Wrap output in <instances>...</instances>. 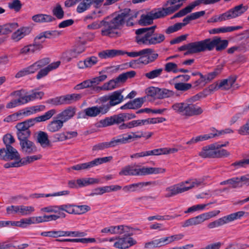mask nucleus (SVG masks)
Wrapping results in <instances>:
<instances>
[{"label": "nucleus", "mask_w": 249, "mask_h": 249, "mask_svg": "<svg viewBox=\"0 0 249 249\" xmlns=\"http://www.w3.org/2000/svg\"><path fill=\"white\" fill-rule=\"evenodd\" d=\"M40 46L37 45L34 41L32 44L24 47L20 50V53L21 54H26L30 53H34L36 51H39L41 49Z\"/></svg>", "instance_id": "37"}, {"label": "nucleus", "mask_w": 249, "mask_h": 249, "mask_svg": "<svg viewBox=\"0 0 249 249\" xmlns=\"http://www.w3.org/2000/svg\"><path fill=\"white\" fill-rule=\"evenodd\" d=\"M143 176L150 174H157L163 173L165 172V169L155 167H142Z\"/></svg>", "instance_id": "40"}, {"label": "nucleus", "mask_w": 249, "mask_h": 249, "mask_svg": "<svg viewBox=\"0 0 249 249\" xmlns=\"http://www.w3.org/2000/svg\"><path fill=\"white\" fill-rule=\"evenodd\" d=\"M56 113V110L55 109H52L45 112L42 115L35 118L28 119L24 121L23 123L29 129L30 127L33 126L36 123L46 121L51 119Z\"/></svg>", "instance_id": "14"}, {"label": "nucleus", "mask_w": 249, "mask_h": 249, "mask_svg": "<svg viewBox=\"0 0 249 249\" xmlns=\"http://www.w3.org/2000/svg\"><path fill=\"white\" fill-rule=\"evenodd\" d=\"M70 192L67 190L61 191L57 193H55L53 194H48L46 195H44L43 194H36L34 195V196L36 198H39L41 197H49V196H63V195H67L69 194Z\"/></svg>", "instance_id": "48"}, {"label": "nucleus", "mask_w": 249, "mask_h": 249, "mask_svg": "<svg viewBox=\"0 0 249 249\" xmlns=\"http://www.w3.org/2000/svg\"><path fill=\"white\" fill-rule=\"evenodd\" d=\"M133 228L125 225H119L113 226V234H128L129 231H132Z\"/></svg>", "instance_id": "35"}, {"label": "nucleus", "mask_w": 249, "mask_h": 249, "mask_svg": "<svg viewBox=\"0 0 249 249\" xmlns=\"http://www.w3.org/2000/svg\"><path fill=\"white\" fill-rule=\"evenodd\" d=\"M142 52L144 53L139 60H141V62L145 65L154 62L159 56V54L151 48L143 49Z\"/></svg>", "instance_id": "15"}, {"label": "nucleus", "mask_w": 249, "mask_h": 249, "mask_svg": "<svg viewBox=\"0 0 249 249\" xmlns=\"http://www.w3.org/2000/svg\"><path fill=\"white\" fill-rule=\"evenodd\" d=\"M45 38H47L46 36L43 32L41 33L38 36H37L34 39V42L38 45L40 46L41 49L43 48V45L42 43L45 42Z\"/></svg>", "instance_id": "60"}, {"label": "nucleus", "mask_w": 249, "mask_h": 249, "mask_svg": "<svg viewBox=\"0 0 249 249\" xmlns=\"http://www.w3.org/2000/svg\"><path fill=\"white\" fill-rule=\"evenodd\" d=\"M182 5L178 4L167 8L154 9L146 15H142L138 23L142 26L150 25L153 23L154 19L162 18L174 13L178 10Z\"/></svg>", "instance_id": "1"}, {"label": "nucleus", "mask_w": 249, "mask_h": 249, "mask_svg": "<svg viewBox=\"0 0 249 249\" xmlns=\"http://www.w3.org/2000/svg\"><path fill=\"white\" fill-rule=\"evenodd\" d=\"M8 7L10 9L14 10L16 12H18L21 8L22 4L19 0H14L8 3Z\"/></svg>", "instance_id": "59"}, {"label": "nucleus", "mask_w": 249, "mask_h": 249, "mask_svg": "<svg viewBox=\"0 0 249 249\" xmlns=\"http://www.w3.org/2000/svg\"><path fill=\"white\" fill-rule=\"evenodd\" d=\"M111 147L110 142H103L97 143L92 147V151L103 150L105 149Z\"/></svg>", "instance_id": "51"}, {"label": "nucleus", "mask_w": 249, "mask_h": 249, "mask_svg": "<svg viewBox=\"0 0 249 249\" xmlns=\"http://www.w3.org/2000/svg\"><path fill=\"white\" fill-rule=\"evenodd\" d=\"M112 156L98 158L89 162L80 163L81 170H89L90 168L101 164L103 163L109 162L112 159Z\"/></svg>", "instance_id": "17"}, {"label": "nucleus", "mask_w": 249, "mask_h": 249, "mask_svg": "<svg viewBox=\"0 0 249 249\" xmlns=\"http://www.w3.org/2000/svg\"><path fill=\"white\" fill-rule=\"evenodd\" d=\"M219 213H220V211L216 210V211L209 212L206 213H203L201 214L198 215L200 217V221H201V222L202 223L205 221L216 216Z\"/></svg>", "instance_id": "45"}, {"label": "nucleus", "mask_w": 249, "mask_h": 249, "mask_svg": "<svg viewBox=\"0 0 249 249\" xmlns=\"http://www.w3.org/2000/svg\"><path fill=\"white\" fill-rule=\"evenodd\" d=\"M56 241L58 242H73V243H77L80 242L84 244L88 243H93L96 241L95 239L94 238H74V239H57L56 240Z\"/></svg>", "instance_id": "38"}, {"label": "nucleus", "mask_w": 249, "mask_h": 249, "mask_svg": "<svg viewBox=\"0 0 249 249\" xmlns=\"http://www.w3.org/2000/svg\"><path fill=\"white\" fill-rule=\"evenodd\" d=\"M202 223L199 215L189 218L184 221L182 225L183 227L196 226Z\"/></svg>", "instance_id": "42"}, {"label": "nucleus", "mask_w": 249, "mask_h": 249, "mask_svg": "<svg viewBox=\"0 0 249 249\" xmlns=\"http://www.w3.org/2000/svg\"><path fill=\"white\" fill-rule=\"evenodd\" d=\"M128 234H124L123 236L118 237L113 246L117 249H126L137 244V241L131 237L133 235V230L129 231Z\"/></svg>", "instance_id": "9"}, {"label": "nucleus", "mask_w": 249, "mask_h": 249, "mask_svg": "<svg viewBox=\"0 0 249 249\" xmlns=\"http://www.w3.org/2000/svg\"><path fill=\"white\" fill-rule=\"evenodd\" d=\"M7 214H19V205H11L6 208Z\"/></svg>", "instance_id": "62"}, {"label": "nucleus", "mask_w": 249, "mask_h": 249, "mask_svg": "<svg viewBox=\"0 0 249 249\" xmlns=\"http://www.w3.org/2000/svg\"><path fill=\"white\" fill-rule=\"evenodd\" d=\"M118 87H119V84L115 78L105 83L102 87L95 86L93 88V89L95 91L98 92L102 90H111Z\"/></svg>", "instance_id": "28"}, {"label": "nucleus", "mask_w": 249, "mask_h": 249, "mask_svg": "<svg viewBox=\"0 0 249 249\" xmlns=\"http://www.w3.org/2000/svg\"><path fill=\"white\" fill-rule=\"evenodd\" d=\"M164 70L167 72L177 73L178 72V66L173 62H168L165 64Z\"/></svg>", "instance_id": "58"}, {"label": "nucleus", "mask_w": 249, "mask_h": 249, "mask_svg": "<svg viewBox=\"0 0 249 249\" xmlns=\"http://www.w3.org/2000/svg\"><path fill=\"white\" fill-rule=\"evenodd\" d=\"M24 104H25V103H24L23 100L22 99L21 96L19 99L13 100L9 102L6 105V108H12L15 107L19 105Z\"/></svg>", "instance_id": "55"}, {"label": "nucleus", "mask_w": 249, "mask_h": 249, "mask_svg": "<svg viewBox=\"0 0 249 249\" xmlns=\"http://www.w3.org/2000/svg\"><path fill=\"white\" fill-rule=\"evenodd\" d=\"M107 108V107L104 105L87 107L84 110L83 113L79 114L78 118H86L87 117L92 118L106 114L108 112L106 109Z\"/></svg>", "instance_id": "10"}, {"label": "nucleus", "mask_w": 249, "mask_h": 249, "mask_svg": "<svg viewBox=\"0 0 249 249\" xmlns=\"http://www.w3.org/2000/svg\"><path fill=\"white\" fill-rule=\"evenodd\" d=\"M150 37V39L149 42V45H155L156 44L160 43L165 40V36L163 34H153Z\"/></svg>", "instance_id": "41"}, {"label": "nucleus", "mask_w": 249, "mask_h": 249, "mask_svg": "<svg viewBox=\"0 0 249 249\" xmlns=\"http://www.w3.org/2000/svg\"><path fill=\"white\" fill-rule=\"evenodd\" d=\"M192 87L191 84L184 83L182 82L176 83L175 84V88L178 90L187 91L190 89Z\"/></svg>", "instance_id": "57"}, {"label": "nucleus", "mask_w": 249, "mask_h": 249, "mask_svg": "<svg viewBox=\"0 0 249 249\" xmlns=\"http://www.w3.org/2000/svg\"><path fill=\"white\" fill-rule=\"evenodd\" d=\"M36 141L43 148H46L51 146V141L48 138V134L44 131H39L36 136Z\"/></svg>", "instance_id": "25"}, {"label": "nucleus", "mask_w": 249, "mask_h": 249, "mask_svg": "<svg viewBox=\"0 0 249 249\" xmlns=\"http://www.w3.org/2000/svg\"><path fill=\"white\" fill-rule=\"evenodd\" d=\"M190 49L193 53L209 51L208 38L200 41L189 43Z\"/></svg>", "instance_id": "20"}, {"label": "nucleus", "mask_w": 249, "mask_h": 249, "mask_svg": "<svg viewBox=\"0 0 249 249\" xmlns=\"http://www.w3.org/2000/svg\"><path fill=\"white\" fill-rule=\"evenodd\" d=\"M231 165L236 167L237 168L246 167L248 165H249V159L237 161L233 163Z\"/></svg>", "instance_id": "64"}, {"label": "nucleus", "mask_w": 249, "mask_h": 249, "mask_svg": "<svg viewBox=\"0 0 249 249\" xmlns=\"http://www.w3.org/2000/svg\"><path fill=\"white\" fill-rule=\"evenodd\" d=\"M215 154L214 149L209 144L203 147L198 155L202 158H214Z\"/></svg>", "instance_id": "29"}, {"label": "nucleus", "mask_w": 249, "mask_h": 249, "mask_svg": "<svg viewBox=\"0 0 249 249\" xmlns=\"http://www.w3.org/2000/svg\"><path fill=\"white\" fill-rule=\"evenodd\" d=\"M209 51H212L214 48L217 51L220 52L225 50L228 45L227 40H222L218 36H215L213 39L208 38Z\"/></svg>", "instance_id": "13"}, {"label": "nucleus", "mask_w": 249, "mask_h": 249, "mask_svg": "<svg viewBox=\"0 0 249 249\" xmlns=\"http://www.w3.org/2000/svg\"><path fill=\"white\" fill-rule=\"evenodd\" d=\"M18 27V23L15 22L0 25V35L8 34L13 32Z\"/></svg>", "instance_id": "36"}, {"label": "nucleus", "mask_w": 249, "mask_h": 249, "mask_svg": "<svg viewBox=\"0 0 249 249\" xmlns=\"http://www.w3.org/2000/svg\"><path fill=\"white\" fill-rule=\"evenodd\" d=\"M183 25L179 23V22L176 23L173 25L169 26L165 30V33L166 34L169 35L173 33L176 32L180 30L182 27Z\"/></svg>", "instance_id": "50"}, {"label": "nucleus", "mask_w": 249, "mask_h": 249, "mask_svg": "<svg viewBox=\"0 0 249 249\" xmlns=\"http://www.w3.org/2000/svg\"><path fill=\"white\" fill-rule=\"evenodd\" d=\"M248 9V6H245L243 4H241L221 14L218 17L211 18V20L212 22H216L235 18L243 14Z\"/></svg>", "instance_id": "6"}, {"label": "nucleus", "mask_w": 249, "mask_h": 249, "mask_svg": "<svg viewBox=\"0 0 249 249\" xmlns=\"http://www.w3.org/2000/svg\"><path fill=\"white\" fill-rule=\"evenodd\" d=\"M21 151L25 155H30L37 151V147L35 144L28 139L19 142Z\"/></svg>", "instance_id": "19"}, {"label": "nucleus", "mask_w": 249, "mask_h": 249, "mask_svg": "<svg viewBox=\"0 0 249 249\" xmlns=\"http://www.w3.org/2000/svg\"><path fill=\"white\" fill-rule=\"evenodd\" d=\"M163 72L162 68H158L153 70L149 72L144 73V76L148 79L152 80L155 78H159Z\"/></svg>", "instance_id": "39"}, {"label": "nucleus", "mask_w": 249, "mask_h": 249, "mask_svg": "<svg viewBox=\"0 0 249 249\" xmlns=\"http://www.w3.org/2000/svg\"><path fill=\"white\" fill-rule=\"evenodd\" d=\"M203 181L200 179H191L182 182L179 184H175L166 188L165 197L169 198L178 194L187 191L193 188L200 186Z\"/></svg>", "instance_id": "2"}, {"label": "nucleus", "mask_w": 249, "mask_h": 249, "mask_svg": "<svg viewBox=\"0 0 249 249\" xmlns=\"http://www.w3.org/2000/svg\"><path fill=\"white\" fill-rule=\"evenodd\" d=\"M52 12L53 15L58 19H62L63 18L64 12L60 4L57 3L56 7L53 9Z\"/></svg>", "instance_id": "49"}, {"label": "nucleus", "mask_w": 249, "mask_h": 249, "mask_svg": "<svg viewBox=\"0 0 249 249\" xmlns=\"http://www.w3.org/2000/svg\"><path fill=\"white\" fill-rule=\"evenodd\" d=\"M32 20L36 22H50L55 19L54 18L49 15L39 14L33 16L32 17Z\"/></svg>", "instance_id": "32"}, {"label": "nucleus", "mask_w": 249, "mask_h": 249, "mask_svg": "<svg viewBox=\"0 0 249 249\" xmlns=\"http://www.w3.org/2000/svg\"><path fill=\"white\" fill-rule=\"evenodd\" d=\"M221 0H196L187 6L185 8L181 9L176 13V16L178 18L182 17L187 14L192 12L194 8L196 6L199 5L201 3L204 4H214L220 1Z\"/></svg>", "instance_id": "12"}, {"label": "nucleus", "mask_w": 249, "mask_h": 249, "mask_svg": "<svg viewBox=\"0 0 249 249\" xmlns=\"http://www.w3.org/2000/svg\"><path fill=\"white\" fill-rule=\"evenodd\" d=\"M151 182H141L136 183H133L130 185H126L123 188V190L125 193L134 192L139 191L142 188L147 185L151 184Z\"/></svg>", "instance_id": "23"}, {"label": "nucleus", "mask_w": 249, "mask_h": 249, "mask_svg": "<svg viewBox=\"0 0 249 249\" xmlns=\"http://www.w3.org/2000/svg\"><path fill=\"white\" fill-rule=\"evenodd\" d=\"M227 223L228 222L225 216H224L213 222L209 223L208 224L207 227L209 229H212L216 227H220Z\"/></svg>", "instance_id": "44"}, {"label": "nucleus", "mask_w": 249, "mask_h": 249, "mask_svg": "<svg viewBox=\"0 0 249 249\" xmlns=\"http://www.w3.org/2000/svg\"><path fill=\"white\" fill-rule=\"evenodd\" d=\"M44 93L42 91H37L36 90H33L32 93L28 95L22 96L24 103H28L30 101H32L37 99H41L44 96Z\"/></svg>", "instance_id": "31"}, {"label": "nucleus", "mask_w": 249, "mask_h": 249, "mask_svg": "<svg viewBox=\"0 0 249 249\" xmlns=\"http://www.w3.org/2000/svg\"><path fill=\"white\" fill-rule=\"evenodd\" d=\"M31 32V28L29 27H23L18 29L14 32L11 36V38L15 41H18L25 36L28 35Z\"/></svg>", "instance_id": "26"}, {"label": "nucleus", "mask_w": 249, "mask_h": 249, "mask_svg": "<svg viewBox=\"0 0 249 249\" xmlns=\"http://www.w3.org/2000/svg\"><path fill=\"white\" fill-rule=\"evenodd\" d=\"M85 50V47L83 44H79L74 49L71 51V56L76 57L77 55L81 53Z\"/></svg>", "instance_id": "54"}, {"label": "nucleus", "mask_w": 249, "mask_h": 249, "mask_svg": "<svg viewBox=\"0 0 249 249\" xmlns=\"http://www.w3.org/2000/svg\"><path fill=\"white\" fill-rule=\"evenodd\" d=\"M17 135L18 139L19 142H20L24 140L28 139V138L31 135V131L30 130H24L23 131L17 132Z\"/></svg>", "instance_id": "61"}, {"label": "nucleus", "mask_w": 249, "mask_h": 249, "mask_svg": "<svg viewBox=\"0 0 249 249\" xmlns=\"http://www.w3.org/2000/svg\"><path fill=\"white\" fill-rule=\"evenodd\" d=\"M120 176H143L142 168H136L134 166L127 165L122 169Z\"/></svg>", "instance_id": "21"}, {"label": "nucleus", "mask_w": 249, "mask_h": 249, "mask_svg": "<svg viewBox=\"0 0 249 249\" xmlns=\"http://www.w3.org/2000/svg\"><path fill=\"white\" fill-rule=\"evenodd\" d=\"M123 51L118 50H107L99 53L98 55L101 58H113L116 56L123 55Z\"/></svg>", "instance_id": "30"}, {"label": "nucleus", "mask_w": 249, "mask_h": 249, "mask_svg": "<svg viewBox=\"0 0 249 249\" xmlns=\"http://www.w3.org/2000/svg\"><path fill=\"white\" fill-rule=\"evenodd\" d=\"M60 64V61H59L49 64L46 68L40 70L36 75V78L39 79L46 76L50 71L57 68Z\"/></svg>", "instance_id": "27"}, {"label": "nucleus", "mask_w": 249, "mask_h": 249, "mask_svg": "<svg viewBox=\"0 0 249 249\" xmlns=\"http://www.w3.org/2000/svg\"><path fill=\"white\" fill-rule=\"evenodd\" d=\"M157 28L156 25L146 28H142L137 29L135 33L136 41L140 45H149V42L151 36L154 33L155 30Z\"/></svg>", "instance_id": "7"}, {"label": "nucleus", "mask_w": 249, "mask_h": 249, "mask_svg": "<svg viewBox=\"0 0 249 249\" xmlns=\"http://www.w3.org/2000/svg\"><path fill=\"white\" fill-rule=\"evenodd\" d=\"M35 211V208L33 206H26L19 205V215L25 216L31 214Z\"/></svg>", "instance_id": "46"}, {"label": "nucleus", "mask_w": 249, "mask_h": 249, "mask_svg": "<svg viewBox=\"0 0 249 249\" xmlns=\"http://www.w3.org/2000/svg\"><path fill=\"white\" fill-rule=\"evenodd\" d=\"M113 18V16L107 17L102 20L99 23L94 22L88 25L89 29H97L102 27L101 34L104 36H108L110 37H115L119 36L120 33L116 31V29H112L111 24L108 23L109 19L111 20Z\"/></svg>", "instance_id": "5"}, {"label": "nucleus", "mask_w": 249, "mask_h": 249, "mask_svg": "<svg viewBox=\"0 0 249 249\" xmlns=\"http://www.w3.org/2000/svg\"><path fill=\"white\" fill-rule=\"evenodd\" d=\"M124 122V120L122 113H120L106 117L105 119L100 120V124L103 127H107L115 124H119Z\"/></svg>", "instance_id": "18"}, {"label": "nucleus", "mask_w": 249, "mask_h": 249, "mask_svg": "<svg viewBox=\"0 0 249 249\" xmlns=\"http://www.w3.org/2000/svg\"><path fill=\"white\" fill-rule=\"evenodd\" d=\"M245 214L243 211H239L236 213H232L227 216H225L227 222L233 221L235 219H238L242 217Z\"/></svg>", "instance_id": "52"}, {"label": "nucleus", "mask_w": 249, "mask_h": 249, "mask_svg": "<svg viewBox=\"0 0 249 249\" xmlns=\"http://www.w3.org/2000/svg\"><path fill=\"white\" fill-rule=\"evenodd\" d=\"M222 67L219 66L216 68L214 71L212 72H210L205 76L206 80V83L210 82L213 79H214L218 74H219L221 71Z\"/></svg>", "instance_id": "53"}, {"label": "nucleus", "mask_w": 249, "mask_h": 249, "mask_svg": "<svg viewBox=\"0 0 249 249\" xmlns=\"http://www.w3.org/2000/svg\"><path fill=\"white\" fill-rule=\"evenodd\" d=\"M81 1H82L78 4L76 9V11L78 13H81L82 12H84V11L88 9L91 5L88 2H86L83 0Z\"/></svg>", "instance_id": "63"}, {"label": "nucleus", "mask_w": 249, "mask_h": 249, "mask_svg": "<svg viewBox=\"0 0 249 249\" xmlns=\"http://www.w3.org/2000/svg\"><path fill=\"white\" fill-rule=\"evenodd\" d=\"M138 14V12L126 8L120 14L113 16V18L111 20L109 19L108 23L112 25V29H116V31H117L124 23L125 21L126 22L127 26H133V23L131 22V20L136 18Z\"/></svg>", "instance_id": "3"}, {"label": "nucleus", "mask_w": 249, "mask_h": 249, "mask_svg": "<svg viewBox=\"0 0 249 249\" xmlns=\"http://www.w3.org/2000/svg\"><path fill=\"white\" fill-rule=\"evenodd\" d=\"M176 112L186 117L197 116L203 112L202 108L197 104H194L186 101L185 102L176 103L172 106Z\"/></svg>", "instance_id": "4"}, {"label": "nucleus", "mask_w": 249, "mask_h": 249, "mask_svg": "<svg viewBox=\"0 0 249 249\" xmlns=\"http://www.w3.org/2000/svg\"><path fill=\"white\" fill-rule=\"evenodd\" d=\"M64 124L62 121L55 116L49 123L46 126L48 131L51 133H55L59 131L63 126Z\"/></svg>", "instance_id": "24"}, {"label": "nucleus", "mask_w": 249, "mask_h": 249, "mask_svg": "<svg viewBox=\"0 0 249 249\" xmlns=\"http://www.w3.org/2000/svg\"><path fill=\"white\" fill-rule=\"evenodd\" d=\"M81 98L82 95L81 94L73 93L67 94L50 99L47 101V103L52 104L54 106L70 105L79 101Z\"/></svg>", "instance_id": "8"}, {"label": "nucleus", "mask_w": 249, "mask_h": 249, "mask_svg": "<svg viewBox=\"0 0 249 249\" xmlns=\"http://www.w3.org/2000/svg\"><path fill=\"white\" fill-rule=\"evenodd\" d=\"M75 113V108L72 107H69L66 109L57 114L56 117L62 121L63 124L71 119Z\"/></svg>", "instance_id": "22"}, {"label": "nucleus", "mask_w": 249, "mask_h": 249, "mask_svg": "<svg viewBox=\"0 0 249 249\" xmlns=\"http://www.w3.org/2000/svg\"><path fill=\"white\" fill-rule=\"evenodd\" d=\"M41 235L45 237H49L57 238L61 237L66 236V231H43L41 233Z\"/></svg>", "instance_id": "34"}, {"label": "nucleus", "mask_w": 249, "mask_h": 249, "mask_svg": "<svg viewBox=\"0 0 249 249\" xmlns=\"http://www.w3.org/2000/svg\"><path fill=\"white\" fill-rule=\"evenodd\" d=\"M20 158V156L18 151L12 146L0 149V160L8 161L19 159Z\"/></svg>", "instance_id": "11"}, {"label": "nucleus", "mask_w": 249, "mask_h": 249, "mask_svg": "<svg viewBox=\"0 0 249 249\" xmlns=\"http://www.w3.org/2000/svg\"><path fill=\"white\" fill-rule=\"evenodd\" d=\"M42 156L41 155H34L31 156H27L25 158H22L21 161L22 165H25L31 163L35 160H37L41 158Z\"/></svg>", "instance_id": "47"}, {"label": "nucleus", "mask_w": 249, "mask_h": 249, "mask_svg": "<svg viewBox=\"0 0 249 249\" xmlns=\"http://www.w3.org/2000/svg\"><path fill=\"white\" fill-rule=\"evenodd\" d=\"M123 90H118L110 94V101L104 105L107 107L106 109L109 111L111 107L115 106L122 103L124 100V96L122 94Z\"/></svg>", "instance_id": "16"}, {"label": "nucleus", "mask_w": 249, "mask_h": 249, "mask_svg": "<svg viewBox=\"0 0 249 249\" xmlns=\"http://www.w3.org/2000/svg\"><path fill=\"white\" fill-rule=\"evenodd\" d=\"M238 178H233L221 182L220 184L221 185L230 184L231 185L232 188H235L239 187L238 182Z\"/></svg>", "instance_id": "56"}, {"label": "nucleus", "mask_w": 249, "mask_h": 249, "mask_svg": "<svg viewBox=\"0 0 249 249\" xmlns=\"http://www.w3.org/2000/svg\"><path fill=\"white\" fill-rule=\"evenodd\" d=\"M99 179L92 178H82L77 179L76 183L79 187H82L89 185L98 183Z\"/></svg>", "instance_id": "33"}, {"label": "nucleus", "mask_w": 249, "mask_h": 249, "mask_svg": "<svg viewBox=\"0 0 249 249\" xmlns=\"http://www.w3.org/2000/svg\"><path fill=\"white\" fill-rule=\"evenodd\" d=\"M174 95L172 90L166 89H160L158 88V95L157 99H163L171 97Z\"/></svg>", "instance_id": "43"}]
</instances>
